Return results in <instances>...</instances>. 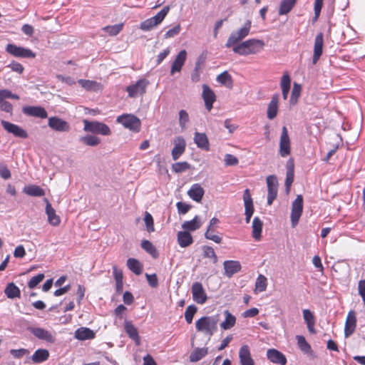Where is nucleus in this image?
<instances>
[{
	"instance_id": "obj_43",
	"label": "nucleus",
	"mask_w": 365,
	"mask_h": 365,
	"mask_svg": "<svg viewBox=\"0 0 365 365\" xmlns=\"http://www.w3.org/2000/svg\"><path fill=\"white\" fill-rule=\"evenodd\" d=\"M170 11V6H164L156 15L151 17L150 19L156 26L159 25L165 18Z\"/></svg>"
},
{
	"instance_id": "obj_40",
	"label": "nucleus",
	"mask_w": 365,
	"mask_h": 365,
	"mask_svg": "<svg viewBox=\"0 0 365 365\" xmlns=\"http://www.w3.org/2000/svg\"><path fill=\"white\" fill-rule=\"evenodd\" d=\"M207 354V348H197L190 356V360L192 362H197Z\"/></svg>"
},
{
	"instance_id": "obj_13",
	"label": "nucleus",
	"mask_w": 365,
	"mask_h": 365,
	"mask_svg": "<svg viewBox=\"0 0 365 365\" xmlns=\"http://www.w3.org/2000/svg\"><path fill=\"white\" fill-rule=\"evenodd\" d=\"M48 125L52 130L58 132H68L70 130L69 123L56 116L48 118Z\"/></svg>"
},
{
	"instance_id": "obj_26",
	"label": "nucleus",
	"mask_w": 365,
	"mask_h": 365,
	"mask_svg": "<svg viewBox=\"0 0 365 365\" xmlns=\"http://www.w3.org/2000/svg\"><path fill=\"white\" fill-rule=\"evenodd\" d=\"M205 191L200 185L196 183L191 186L187 195L193 200L199 202L202 200Z\"/></svg>"
},
{
	"instance_id": "obj_14",
	"label": "nucleus",
	"mask_w": 365,
	"mask_h": 365,
	"mask_svg": "<svg viewBox=\"0 0 365 365\" xmlns=\"http://www.w3.org/2000/svg\"><path fill=\"white\" fill-rule=\"evenodd\" d=\"M192 298L197 304H203L207 301V295L201 283L195 282L192 285Z\"/></svg>"
},
{
	"instance_id": "obj_28",
	"label": "nucleus",
	"mask_w": 365,
	"mask_h": 365,
	"mask_svg": "<svg viewBox=\"0 0 365 365\" xmlns=\"http://www.w3.org/2000/svg\"><path fill=\"white\" fill-rule=\"evenodd\" d=\"M74 336L78 340L91 339L95 337V333L93 330L87 327H81L76 330Z\"/></svg>"
},
{
	"instance_id": "obj_35",
	"label": "nucleus",
	"mask_w": 365,
	"mask_h": 365,
	"mask_svg": "<svg viewBox=\"0 0 365 365\" xmlns=\"http://www.w3.org/2000/svg\"><path fill=\"white\" fill-rule=\"evenodd\" d=\"M225 319L220 324V327L225 330L230 329L235 326L236 318L228 310L224 312Z\"/></svg>"
},
{
	"instance_id": "obj_47",
	"label": "nucleus",
	"mask_w": 365,
	"mask_h": 365,
	"mask_svg": "<svg viewBox=\"0 0 365 365\" xmlns=\"http://www.w3.org/2000/svg\"><path fill=\"white\" fill-rule=\"evenodd\" d=\"M294 181V165H292L291 168H287L286 180H285V187L286 192L288 193L290 190V187Z\"/></svg>"
},
{
	"instance_id": "obj_3",
	"label": "nucleus",
	"mask_w": 365,
	"mask_h": 365,
	"mask_svg": "<svg viewBox=\"0 0 365 365\" xmlns=\"http://www.w3.org/2000/svg\"><path fill=\"white\" fill-rule=\"evenodd\" d=\"M251 28V21L247 20L243 25L242 28L238 29L236 31H233L231 33L229 36L225 46L227 48H230L232 46L237 44L241 40L245 38L247 36H248Z\"/></svg>"
},
{
	"instance_id": "obj_29",
	"label": "nucleus",
	"mask_w": 365,
	"mask_h": 365,
	"mask_svg": "<svg viewBox=\"0 0 365 365\" xmlns=\"http://www.w3.org/2000/svg\"><path fill=\"white\" fill-rule=\"evenodd\" d=\"M124 327L125 331L128 336L135 341L136 345H140V339L138 334V331L137 329L133 326V324L130 322H125Z\"/></svg>"
},
{
	"instance_id": "obj_1",
	"label": "nucleus",
	"mask_w": 365,
	"mask_h": 365,
	"mask_svg": "<svg viewBox=\"0 0 365 365\" xmlns=\"http://www.w3.org/2000/svg\"><path fill=\"white\" fill-rule=\"evenodd\" d=\"M264 46V43L263 41L252 38L235 46L232 50L235 53L241 56H248L259 53Z\"/></svg>"
},
{
	"instance_id": "obj_62",
	"label": "nucleus",
	"mask_w": 365,
	"mask_h": 365,
	"mask_svg": "<svg viewBox=\"0 0 365 365\" xmlns=\"http://www.w3.org/2000/svg\"><path fill=\"white\" fill-rule=\"evenodd\" d=\"M303 317L307 324H315V319L313 313L309 309L303 310Z\"/></svg>"
},
{
	"instance_id": "obj_5",
	"label": "nucleus",
	"mask_w": 365,
	"mask_h": 365,
	"mask_svg": "<svg viewBox=\"0 0 365 365\" xmlns=\"http://www.w3.org/2000/svg\"><path fill=\"white\" fill-rule=\"evenodd\" d=\"M116 121L122 124L125 128L138 132L140 128V120L138 118L132 114H123L118 116Z\"/></svg>"
},
{
	"instance_id": "obj_37",
	"label": "nucleus",
	"mask_w": 365,
	"mask_h": 365,
	"mask_svg": "<svg viewBox=\"0 0 365 365\" xmlns=\"http://www.w3.org/2000/svg\"><path fill=\"white\" fill-rule=\"evenodd\" d=\"M262 222L258 217H255L252 221V237L256 240H259L261 237V233L262 230Z\"/></svg>"
},
{
	"instance_id": "obj_50",
	"label": "nucleus",
	"mask_w": 365,
	"mask_h": 365,
	"mask_svg": "<svg viewBox=\"0 0 365 365\" xmlns=\"http://www.w3.org/2000/svg\"><path fill=\"white\" fill-rule=\"evenodd\" d=\"M190 165L187 162H179L172 165L173 171L179 173L190 169Z\"/></svg>"
},
{
	"instance_id": "obj_54",
	"label": "nucleus",
	"mask_w": 365,
	"mask_h": 365,
	"mask_svg": "<svg viewBox=\"0 0 365 365\" xmlns=\"http://www.w3.org/2000/svg\"><path fill=\"white\" fill-rule=\"evenodd\" d=\"M300 92H301V86L294 83L292 91L291 98H290V103L294 105L297 102L298 98L300 96Z\"/></svg>"
},
{
	"instance_id": "obj_57",
	"label": "nucleus",
	"mask_w": 365,
	"mask_h": 365,
	"mask_svg": "<svg viewBox=\"0 0 365 365\" xmlns=\"http://www.w3.org/2000/svg\"><path fill=\"white\" fill-rule=\"evenodd\" d=\"M9 353L15 359H21L24 356L29 355V351L26 349L22 348L19 349H11Z\"/></svg>"
},
{
	"instance_id": "obj_10",
	"label": "nucleus",
	"mask_w": 365,
	"mask_h": 365,
	"mask_svg": "<svg viewBox=\"0 0 365 365\" xmlns=\"http://www.w3.org/2000/svg\"><path fill=\"white\" fill-rule=\"evenodd\" d=\"M1 125L3 126L4 129L8 132L9 133L13 134L15 137L20 138H28V133L27 132L23 129L21 127H20L18 125L14 124L12 123H10L9 121L2 120L1 121Z\"/></svg>"
},
{
	"instance_id": "obj_61",
	"label": "nucleus",
	"mask_w": 365,
	"mask_h": 365,
	"mask_svg": "<svg viewBox=\"0 0 365 365\" xmlns=\"http://www.w3.org/2000/svg\"><path fill=\"white\" fill-rule=\"evenodd\" d=\"M224 161L227 166L237 165L239 163L237 158L231 154H226L225 155Z\"/></svg>"
},
{
	"instance_id": "obj_2",
	"label": "nucleus",
	"mask_w": 365,
	"mask_h": 365,
	"mask_svg": "<svg viewBox=\"0 0 365 365\" xmlns=\"http://www.w3.org/2000/svg\"><path fill=\"white\" fill-rule=\"evenodd\" d=\"M219 318L217 315L202 317L195 322V327L198 331L211 336L217 329Z\"/></svg>"
},
{
	"instance_id": "obj_25",
	"label": "nucleus",
	"mask_w": 365,
	"mask_h": 365,
	"mask_svg": "<svg viewBox=\"0 0 365 365\" xmlns=\"http://www.w3.org/2000/svg\"><path fill=\"white\" fill-rule=\"evenodd\" d=\"M46 202V213L48 216V222L53 226H57L60 224V217L56 214L55 210L52 207L50 202L46 198L44 199Z\"/></svg>"
},
{
	"instance_id": "obj_32",
	"label": "nucleus",
	"mask_w": 365,
	"mask_h": 365,
	"mask_svg": "<svg viewBox=\"0 0 365 365\" xmlns=\"http://www.w3.org/2000/svg\"><path fill=\"white\" fill-rule=\"evenodd\" d=\"M278 111V96H274L272 97L271 101L269 102L267 108V118L270 120L274 119L277 115Z\"/></svg>"
},
{
	"instance_id": "obj_31",
	"label": "nucleus",
	"mask_w": 365,
	"mask_h": 365,
	"mask_svg": "<svg viewBox=\"0 0 365 365\" xmlns=\"http://www.w3.org/2000/svg\"><path fill=\"white\" fill-rule=\"evenodd\" d=\"M4 294L9 299L19 298L21 291L14 282H10L6 285L4 289Z\"/></svg>"
},
{
	"instance_id": "obj_23",
	"label": "nucleus",
	"mask_w": 365,
	"mask_h": 365,
	"mask_svg": "<svg viewBox=\"0 0 365 365\" xmlns=\"http://www.w3.org/2000/svg\"><path fill=\"white\" fill-rule=\"evenodd\" d=\"M239 358L241 365H255L250 354V348L247 345L241 346L239 351Z\"/></svg>"
},
{
	"instance_id": "obj_59",
	"label": "nucleus",
	"mask_w": 365,
	"mask_h": 365,
	"mask_svg": "<svg viewBox=\"0 0 365 365\" xmlns=\"http://www.w3.org/2000/svg\"><path fill=\"white\" fill-rule=\"evenodd\" d=\"M44 279L43 274H38L33 277L28 282V286L30 289L35 288L43 279Z\"/></svg>"
},
{
	"instance_id": "obj_16",
	"label": "nucleus",
	"mask_w": 365,
	"mask_h": 365,
	"mask_svg": "<svg viewBox=\"0 0 365 365\" xmlns=\"http://www.w3.org/2000/svg\"><path fill=\"white\" fill-rule=\"evenodd\" d=\"M243 200L245 209V221L249 223L254 212L253 201L249 189L244 191Z\"/></svg>"
},
{
	"instance_id": "obj_15",
	"label": "nucleus",
	"mask_w": 365,
	"mask_h": 365,
	"mask_svg": "<svg viewBox=\"0 0 365 365\" xmlns=\"http://www.w3.org/2000/svg\"><path fill=\"white\" fill-rule=\"evenodd\" d=\"M22 112L24 114L36 117L39 118H46L48 117L47 111L44 108L41 106H26L22 108Z\"/></svg>"
},
{
	"instance_id": "obj_6",
	"label": "nucleus",
	"mask_w": 365,
	"mask_h": 365,
	"mask_svg": "<svg viewBox=\"0 0 365 365\" xmlns=\"http://www.w3.org/2000/svg\"><path fill=\"white\" fill-rule=\"evenodd\" d=\"M6 51L17 58H33L36 56V53L31 49L18 46L13 43L7 44Z\"/></svg>"
},
{
	"instance_id": "obj_12",
	"label": "nucleus",
	"mask_w": 365,
	"mask_h": 365,
	"mask_svg": "<svg viewBox=\"0 0 365 365\" xmlns=\"http://www.w3.org/2000/svg\"><path fill=\"white\" fill-rule=\"evenodd\" d=\"M290 140L288 135L287 129L285 126L282 128L280 141H279V155L284 158L290 154Z\"/></svg>"
},
{
	"instance_id": "obj_17",
	"label": "nucleus",
	"mask_w": 365,
	"mask_h": 365,
	"mask_svg": "<svg viewBox=\"0 0 365 365\" xmlns=\"http://www.w3.org/2000/svg\"><path fill=\"white\" fill-rule=\"evenodd\" d=\"M356 327V317L354 311L351 310L349 312L345 326H344V336L345 337L350 336L355 331Z\"/></svg>"
},
{
	"instance_id": "obj_51",
	"label": "nucleus",
	"mask_w": 365,
	"mask_h": 365,
	"mask_svg": "<svg viewBox=\"0 0 365 365\" xmlns=\"http://www.w3.org/2000/svg\"><path fill=\"white\" fill-rule=\"evenodd\" d=\"M144 222L145 224L146 230L148 232H153L155 231L153 218L148 212H145Z\"/></svg>"
},
{
	"instance_id": "obj_9",
	"label": "nucleus",
	"mask_w": 365,
	"mask_h": 365,
	"mask_svg": "<svg viewBox=\"0 0 365 365\" xmlns=\"http://www.w3.org/2000/svg\"><path fill=\"white\" fill-rule=\"evenodd\" d=\"M267 185V205H271L277 196L278 180L275 175H271L266 178Z\"/></svg>"
},
{
	"instance_id": "obj_39",
	"label": "nucleus",
	"mask_w": 365,
	"mask_h": 365,
	"mask_svg": "<svg viewBox=\"0 0 365 365\" xmlns=\"http://www.w3.org/2000/svg\"><path fill=\"white\" fill-rule=\"evenodd\" d=\"M297 0H282L279 9V15L288 14L294 7Z\"/></svg>"
},
{
	"instance_id": "obj_42",
	"label": "nucleus",
	"mask_w": 365,
	"mask_h": 365,
	"mask_svg": "<svg viewBox=\"0 0 365 365\" xmlns=\"http://www.w3.org/2000/svg\"><path fill=\"white\" fill-rule=\"evenodd\" d=\"M78 83L88 91H97L100 88V84L94 81L80 79Z\"/></svg>"
},
{
	"instance_id": "obj_22",
	"label": "nucleus",
	"mask_w": 365,
	"mask_h": 365,
	"mask_svg": "<svg viewBox=\"0 0 365 365\" xmlns=\"http://www.w3.org/2000/svg\"><path fill=\"white\" fill-rule=\"evenodd\" d=\"M186 143L182 137H178L174 140V147L172 150V158L174 160H178L185 152Z\"/></svg>"
},
{
	"instance_id": "obj_58",
	"label": "nucleus",
	"mask_w": 365,
	"mask_h": 365,
	"mask_svg": "<svg viewBox=\"0 0 365 365\" xmlns=\"http://www.w3.org/2000/svg\"><path fill=\"white\" fill-rule=\"evenodd\" d=\"M6 98H12L19 100V96L15 93H12V92L8 89H1L0 90V101L6 100Z\"/></svg>"
},
{
	"instance_id": "obj_7",
	"label": "nucleus",
	"mask_w": 365,
	"mask_h": 365,
	"mask_svg": "<svg viewBox=\"0 0 365 365\" xmlns=\"http://www.w3.org/2000/svg\"><path fill=\"white\" fill-rule=\"evenodd\" d=\"M303 211V197L301 195L297 196L292 204L291 222L292 227H295L299 222Z\"/></svg>"
},
{
	"instance_id": "obj_33",
	"label": "nucleus",
	"mask_w": 365,
	"mask_h": 365,
	"mask_svg": "<svg viewBox=\"0 0 365 365\" xmlns=\"http://www.w3.org/2000/svg\"><path fill=\"white\" fill-rule=\"evenodd\" d=\"M49 357V352L44 349L36 350L33 354L31 359L36 364H40L46 361Z\"/></svg>"
},
{
	"instance_id": "obj_49",
	"label": "nucleus",
	"mask_w": 365,
	"mask_h": 365,
	"mask_svg": "<svg viewBox=\"0 0 365 365\" xmlns=\"http://www.w3.org/2000/svg\"><path fill=\"white\" fill-rule=\"evenodd\" d=\"M203 250V255L205 257L210 258L212 259V262L214 264L217 263V257L215 252V250L212 247L210 246H204L202 247Z\"/></svg>"
},
{
	"instance_id": "obj_21",
	"label": "nucleus",
	"mask_w": 365,
	"mask_h": 365,
	"mask_svg": "<svg viewBox=\"0 0 365 365\" xmlns=\"http://www.w3.org/2000/svg\"><path fill=\"white\" fill-rule=\"evenodd\" d=\"M187 59V51L185 50H181L177 56L175 57L174 61L172 63L170 74L173 75L176 72H180L185 62Z\"/></svg>"
},
{
	"instance_id": "obj_18",
	"label": "nucleus",
	"mask_w": 365,
	"mask_h": 365,
	"mask_svg": "<svg viewBox=\"0 0 365 365\" xmlns=\"http://www.w3.org/2000/svg\"><path fill=\"white\" fill-rule=\"evenodd\" d=\"M202 98L205 101L206 108L210 111L212 108V105L216 101V96L214 91L206 84L202 86Z\"/></svg>"
},
{
	"instance_id": "obj_24",
	"label": "nucleus",
	"mask_w": 365,
	"mask_h": 365,
	"mask_svg": "<svg viewBox=\"0 0 365 365\" xmlns=\"http://www.w3.org/2000/svg\"><path fill=\"white\" fill-rule=\"evenodd\" d=\"M224 269L225 274L231 277L235 273L241 269V264L238 261L227 260L224 262Z\"/></svg>"
},
{
	"instance_id": "obj_46",
	"label": "nucleus",
	"mask_w": 365,
	"mask_h": 365,
	"mask_svg": "<svg viewBox=\"0 0 365 365\" xmlns=\"http://www.w3.org/2000/svg\"><path fill=\"white\" fill-rule=\"evenodd\" d=\"M123 24H118L112 26H107L103 28V30L110 36L118 35L123 29Z\"/></svg>"
},
{
	"instance_id": "obj_45",
	"label": "nucleus",
	"mask_w": 365,
	"mask_h": 365,
	"mask_svg": "<svg viewBox=\"0 0 365 365\" xmlns=\"http://www.w3.org/2000/svg\"><path fill=\"white\" fill-rule=\"evenodd\" d=\"M80 141L86 145L96 146L101 143L99 138L95 135H87L80 138Z\"/></svg>"
},
{
	"instance_id": "obj_11",
	"label": "nucleus",
	"mask_w": 365,
	"mask_h": 365,
	"mask_svg": "<svg viewBox=\"0 0 365 365\" xmlns=\"http://www.w3.org/2000/svg\"><path fill=\"white\" fill-rule=\"evenodd\" d=\"M27 329L38 339L48 343H54L56 341L55 334L43 328L29 327Z\"/></svg>"
},
{
	"instance_id": "obj_8",
	"label": "nucleus",
	"mask_w": 365,
	"mask_h": 365,
	"mask_svg": "<svg viewBox=\"0 0 365 365\" xmlns=\"http://www.w3.org/2000/svg\"><path fill=\"white\" fill-rule=\"evenodd\" d=\"M149 82L142 78L138 80L135 83L127 86L126 91L128 93V96L130 98H136L138 96L143 95L146 91V88L148 86Z\"/></svg>"
},
{
	"instance_id": "obj_60",
	"label": "nucleus",
	"mask_w": 365,
	"mask_h": 365,
	"mask_svg": "<svg viewBox=\"0 0 365 365\" xmlns=\"http://www.w3.org/2000/svg\"><path fill=\"white\" fill-rule=\"evenodd\" d=\"M155 26H156V24H154L153 20L149 18L140 24V29L144 31H148L153 29Z\"/></svg>"
},
{
	"instance_id": "obj_48",
	"label": "nucleus",
	"mask_w": 365,
	"mask_h": 365,
	"mask_svg": "<svg viewBox=\"0 0 365 365\" xmlns=\"http://www.w3.org/2000/svg\"><path fill=\"white\" fill-rule=\"evenodd\" d=\"M297 344L299 349L304 353H309L311 351V346L307 343L303 336L297 335L296 336Z\"/></svg>"
},
{
	"instance_id": "obj_52",
	"label": "nucleus",
	"mask_w": 365,
	"mask_h": 365,
	"mask_svg": "<svg viewBox=\"0 0 365 365\" xmlns=\"http://www.w3.org/2000/svg\"><path fill=\"white\" fill-rule=\"evenodd\" d=\"M255 288L260 292L265 291L267 288V278L264 275L259 274L257 278Z\"/></svg>"
},
{
	"instance_id": "obj_64",
	"label": "nucleus",
	"mask_w": 365,
	"mask_h": 365,
	"mask_svg": "<svg viewBox=\"0 0 365 365\" xmlns=\"http://www.w3.org/2000/svg\"><path fill=\"white\" fill-rule=\"evenodd\" d=\"M359 294L361 297L363 303L365 305V280L362 279L358 284Z\"/></svg>"
},
{
	"instance_id": "obj_20",
	"label": "nucleus",
	"mask_w": 365,
	"mask_h": 365,
	"mask_svg": "<svg viewBox=\"0 0 365 365\" xmlns=\"http://www.w3.org/2000/svg\"><path fill=\"white\" fill-rule=\"evenodd\" d=\"M267 357L272 363L286 365L287 358L281 351L275 349H269L267 351Z\"/></svg>"
},
{
	"instance_id": "obj_41",
	"label": "nucleus",
	"mask_w": 365,
	"mask_h": 365,
	"mask_svg": "<svg viewBox=\"0 0 365 365\" xmlns=\"http://www.w3.org/2000/svg\"><path fill=\"white\" fill-rule=\"evenodd\" d=\"M141 247L148 253H149L153 257L157 258L158 257V253L156 250V248L149 240H143L141 242Z\"/></svg>"
},
{
	"instance_id": "obj_4",
	"label": "nucleus",
	"mask_w": 365,
	"mask_h": 365,
	"mask_svg": "<svg viewBox=\"0 0 365 365\" xmlns=\"http://www.w3.org/2000/svg\"><path fill=\"white\" fill-rule=\"evenodd\" d=\"M84 128L86 132H91L95 134H101L103 135H109L111 133L110 128L105 123L98 121H89L83 120Z\"/></svg>"
},
{
	"instance_id": "obj_53",
	"label": "nucleus",
	"mask_w": 365,
	"mask_h": 365,
	"mask_svg": "<svg viewBox=\"0 0 365 365\" xmlns=\"http://www.w3.org/2000/svg\"><path fill=\"white\" fill-rule=\"evenodd\" d=\"M197 312V307L195 305H190L187 307L185 312V318L188 324H191L193 317Z\"/></svg>"
},
{
	"instance_id": "obj_44",
	"label": "nucleus",
	"mask_w": 365,
	"mask_h": 365,
	"mask_svg": "<svg viewBox=\"0 0 365 365\" xmlns=\"http://www.w3.org/2000/svg\"><path fill=\"white\" fill-rule=\"evenodd\" d=\"M170 11V6H164L156 15L151 17L150 19L156 26L159 25L165 18Z\"/></svg>"
},
{
	"instance_id": "obj_38",
	"label": "nucleus",
	"mask_w": 365,
	"mask_h": 365,
	"mask_svg": "<svg viewBox=\"0 0 365 365\" xmlns=\"http://www.w3.org/2000/svg\"><path fill=\"white\" fill-rule=\"evenodd\" d=\"M128 269L137 275H140L143 272V266L140 262L134 258H129L127 260Z\"/></svg>"
},
{
	"instance_id": "obj_63",
	"label": "nucleus",
	"mask_w": 365,
	"mask_h": 365,
	"mask_svg": "<svg viewBox=\"0 0 365 365\" xmlns=\"http://www.w3.org/2000/svg\"><path fill=\"white\" fill-rule=\"evenodd\" d=\"M181 30L180 24H177L173 28L169 29L165 34V38H173L177 36Z\"/></svg>"
},
{
	"instance_id": "obj_27",
	"label": "nucleus",
	"mask_w": 365,
	"mask_h": 365,
	"mask_svg": "<svg viewBox=\"0 0 365 365\" xmlns=\"http://www.w3.org/2000/svg\"><path fill=\"white\" fill-rule=\"evenodd\" d=\"M194 142L199 148L206 151L210 150L209 140L205 133L195 132Z\"/></svg>"
},
{
	"instance_id": "obj_36",
	"label": "nucleus",
	"mask_w": 365,
	"mask_h": 365,
	"mask_svg": "<svg viewBox=\"0 0 365 365\" xmlns=\"http://www.w3.org/2000/svg\"><path fill=\"white\" fill-rule=\"evenodd\" d=\"M23 192L29 196L41 197L45 195L44 190L38 185L26 186Z\"/></svg>"
},
{
	"instance_id": "obj_30",
	"label": "nucleus",
	"mask_w": 365,
	"mask_h": 365,
	"mask_svg": "<svg viewBox=\"0 0 365 365\" xmlns=\"http://www.w3.org/2000/svg\"><path fill=\"white\" fill-rule=\"evenodd\" d=\"M178 242L181 247H187L193 242L191 235L187 231H180L177 235Z\"/></svg>"
},
{
	"instance_id": "obj_34",
	"label": "nucleus",
	"mask_w": 365,
	"mask_h": 365,
	"mask_svg": "<svg viewBox=\"0 0 365 365\" xmlns=\"http://www.w3.org/2000/svg\"><path fill=\"white\" fill-rule=\"evenodd\" d=\"M201 226V222L198 216H195L192 220L185 221L182 225V228L185 231H195Z\"/></svg>"
},
{
	"instance_id": "obj_19",
	"label": "nucleus",
	"mask_w": 365,
	"mask_h": 365,
	"mask_svg": "<svg viewBox=\"0 0 365 365\" xmlns=\"http://www.w3.org/2000/svg\"><path fill=\"white\" fill-rule=\"evenodd\" d=\"M323 45H324V36L322 33H319L315 38L314 40V54L312 58L313 64H316L319 59L320 58L322 51H323Z\"/></svg>"
},
{
	"instance_id": "obj_56",
	"label": "nucleus",
	"mask_w": 365,
	"mask_h": 365,
	"mask_svg": "<svg viewBox=\"0 0 365 365\" xmlns=\"http://www.w3.org/2000/svg\"><path fill=\"white\" fill-rule=\"evenodd\" d=\"M189 122L188 113L185 110L179 111V124L182 129L186 128V124Z\"/></svg>"
},
{
	"instance_id": "obj_55",
	"label": "nucleus",
	"mask_w": 365,
	"mask_h": 365,
	"mask_svg": "<svg viewBox=\"0 0 365 365\" xmlns=\"http://www.w3.org/2000/svg\"><path fill=\"white\" fill-rule=\"evenodd\" d=\"M217 81L222 85L232 84V77L227 71H224L217 76Z\"/></svg>"
}]
</instances>
